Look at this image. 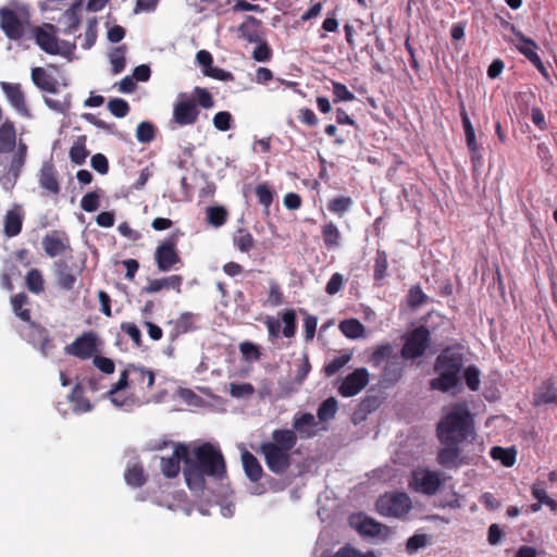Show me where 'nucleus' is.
Returning <instances> with one entry per match:
<instances>
[{"label":"nucleus","mask_w":557,"mask_h":557,"mask_svg":"<svg viewBox=\"0 0 557 557\" xmlns=\"http://www.w3.org/2000/svg\"><path fill=\"white\" fill-rule=\"evenodd\" d=\"M183 474L193 492H202L206 488V478L223 480L226 475V463L221 449L209 442L193 448L187 446Z\"/></svg>","instance_id":"obj_1"},{"label":"nucleus","mask_w":557,"mask_h":557,"mask_svg":"<svg viewBox=\"0 0 557 557\" xmlns=\"http://www.w3.org/2000/svg\"><path fill=\"white\" fill-rule=\"evenodd\" d=\"M297 435L289 429H277L271 434V441L260 445L268 469L274 474L285 473L292 466V449L297 444Z\"/></svg>","instance_id":"obj_2"},{"label":"nucleus","mask_w":557,"mask_h":557,"mask_svg":"<svg viewBox=\"0 0 557 557\" xmlns=\"http://www.w3.org/2000/svg\"><path fill=\"white\" fill-rule=\"evenodd\" d=\"M473 433V419L465 401L453 405L436 428L437 438L443 445H459Z\"/></svg>","instance_id":"obj_3"},{"label":"nucleus","mask_w":557,"mask_h":557,"mask_svg":"<svg viewBox=\"0 0 557 557\" xmlns=\"http://www.w3.org/2000/svg\"><path fill=\"white\" fill-rule=\"evenodd\" d=\"M462 366L463 358L460 352L450 348L443 350L436 358L434 370L438 373V376L431 380V388L448 392L457 387Z\"/></svg>","instance_id":"obj_4"},{"label":"nucleus","mask_w":557,"mask_h":557,"mask_svg":"<svg viewBox=\"0 0 557 557\" xmlns=\"http://www.w3.org/2000/svg\"><path fill=\"white\" fill-rule=\"evenodd\" d=\"M181 236H183V232L176 228L157 246L153 258L159 271L169 272L178 269V265L183 264L177 249Z\"/></svg>","instance_id":"obj_5"},{"label":"nucleus","mask_w":557,"mask_h":557,"mask_svg":"<svg viewBox=\"0 0 557 557\" xmlns=\"http://www.w3.org/2000/svg\"><path fill=\"white\" fill-rule=\"evenodd\" d=\"M28 23L29 13L26 9L0 8V28L9 39L15 41L22 39Z\"/></svg>","instance_id":"obj_6"},{"label":"nucleus","mask_w":557,"mask_h":557,"mask_svg":"<svg viewBox=\"0 0 557 557\" xmlns=\"http://www.w3.org/2000/svg\"><path fill=\"white\" fill-rule=\"evenodd\" d=\"M350 527L356 530L360 536L366 539L387 541L393 535V530L389 527L363 512L350 516Z\"/></svg>","instance_id":"obj_7"},{"label":"nucleus","mask_w":557,"mask_h":557,"mask_svg":"<svg viewBox=\"0 0 557 557\" xmlns=\"http://www.w3.org/2000/svg\"><path fill=\"white\" fill-rule=\"evenodd\" d=\"M443 484L440 473L425 468H417L412 470L408 486L424 495H434Z\"/></svg>","instance_id":"obj_8"},{"label":"nucleus","mask_w":557,"mask_h":557,"mask_svg":"<svg viewBox=\"0 0 557 557\" xmlns=\"http://www.w3.org/2000/svg\"><path fill=\"white\" fill-rule=\"evenodd\" d=\"M377 511L385 517H403L411 509V500L405 493L385 494L376 502Z\"/></svg>","instance_id":"obj_9"},{"label":"nucleus","mask_w":557,"mask_h":557,"mask_svg":"<svg viewBox=\"0 0 557 557\" xmlns=\"http://www.w3.org/2000/svg\"><path fill=\"white\" fill-rule=\"evenodd\" d=\"M46 255L50 258L72 255L71 242L65 231L54 230L47 233L41 240Z\"/></svg>","instance_id":"obj_10"},{"label":"nucleus","mask_w":557,"mask_h":557,"mask_svg":"<svg viewBox=\"0 0 557 557\" xmlns=\"http://www.w3.org/2000/svg\"><path fill=\"white\" fill-rule=\"evenodd\" d=\"M199 114L196 101L182 95L173 107L172 123L178 126L193 125L198 121Z\"/></svg>","instance_id":"obj_11"},{"label":"nucleus","mask_w":557,"mask_h":557,"mask_svg":"<svg viewBox=\"0 0 557 557\" xmlns=\"http://www.w3.org/2000/svg\"><path fill=\"white\" fill-rule=\"evenodd\" d=\"M131 389L134 395L145 397L154 384V372L143 366L128 364Z\"/></svg>","instance_id":"obj_12"},{"label":"nucleus","mask_w":557,"mask_h":557,"mask_svg":"<svg viewBox=\"0 0 557 557\" xmlns=\"http://www.w3.org/2000/svg\"><path fill=\"white\" fill-rule=\"evenodd\" d=\"M430 343V332L426 327L420 326L413 330L407 337L403 348L401 356L407 359H413L424 354Z\"/></svg>","instance_id":"obj_13"},{"label":"nucleus","mask_w":557,"mask_h":557,"mask_svg":"<svg viewBox=\"0 0 557 557\" xmlns=\"http://www.w3.org/2000/svg\"><path fill=\"white\" fill-rule=\"evenodd\" d=\"M55 26L52 24H44L42 26H35L32 29L35 42L48 54H59L60 46L59 39L55 36Z\"/></svg>","instance_id":"obj_14"},{"label":"nucleus","mask_w":557,"mask_h":557,"mask_svg":"<svg viewBox=\"0 0 557 557\" xmlns=\"http://www.w3.org/2000/svg\"><path fill=\"white\" fill-rule=\"evenodd\" d=\"M64 350L66 355L87 360L98 350L97 336L92 332H86L78 336L72 344L67 345Z\"/></svg>","instance_id":"obj_15"},{"label":"nucleus","mask_w":557,"mask_h":557,"mask_svg":"<svg viewBox=\"0 0 557 557\" xmlns=\"http://www.w3.org/2000/svg\"><path fill=\"white\" fill-rule=\"evenodd\" d=\"M187 459V445L177 444L174 448L172 456L161 457V471L164 476L169 479L176 478L181 471L180 462Z\"/></svg>","instance_id":"obj_16"},{"label":"nucleus","mask_w":557,"mask_h":557,"mask_svg":"<svg viewBox=\"0 0 557 557\" xmlns=\"http://www.w3.org/2000/svg\"><path fill=\"white\" fill-rule=\"evenodd\" d=\"M197 315L191 312H183L177 319L172 320L169 324L172 326L169 337L171 342H175L181 335L193 332L196 326Z\"/></svg>","instance_id":"obj_17"},{"label":"nucleus","mask_w":557,"mask_h":557,"mask_svg":"<svg viewBox=\"0 0 557 557\" xmlns=\"http://www.w3.org/2000/svg\"><path fill=\"white\" fill-rule=\"evenodd\" d=\"M1 89L8 98L11 106L21 114L28 115V108L25 100V95L20 84L1 83Z\"/></svg>","instance_id":"obj_18"},{"label":"nucleus","mask_w":557,"mask_h":557,"mask_svg":"<svg viewBox=\"0 0 557 557\" xmlns=\"http://www.w3.org/2000/svg\"><path fill=\"white\" fill-rule=\"evenodd\" d=\"M183 284V276L178 274L149 280L147 285L141 288L143 294H154L162 289H174L181 292Z\"/></svg>","instance_id":"obj_19"},{"label":"nucleus","mask_w":557,"mask_h":557,"mask_svg":"<svg viewBox=\"0 0 557 557\" xmlns=\"http://www.w3.org/2000/svg\"><path fill=\"white\" fill-rule=\"evenodd\" d=\"M39 185L52 195H58L61 190L58 180V172L51 162H45L39 173Z\"/></svg>","instance_id":"obj_20"},{"label":"nucleus","mask_w":557,"mask_h":557,"mask_svg":"<svg viewBox=\"0 0 557 557\" xmlns=\"http://www.w3.org/2000/svg\"><path fill=\"white\" fill-rule=\"evenodd\" d=\"M23 212L20 206H15L4 215L3 233L7 237L12 238L22 232Z\"/></svg>","instance_id":"obj_21"},{"label":"nucleus","mask_w":557,"mask_h":557,"mask_svg":"<svg viewBox=\"0 0 557 557\" xmlns=\"http://www.w3.org/2000/svg\"><path fill=\"white\" fill-rule=\"evenodd\" d=\"M318 425L314 416L310 412L297 413L293 420V430L295 434L301 437H312L315 434L314 428Z\"/></svg>","instance_id":"obj_22"},{"label":"nucleus","mask_w":557,"mask_h":557,"mask_svg":"<svg viewBox=\"0 0 557 557\" xmlns=\"http://www.w3.org/2000/svg\"><path fill=\"white\" fill-rule=\"evenodd\" d=\"M437 462L448 469L458 468L462 462L459 445H445L437 454Z\"/></svg>","instance_id":"obj_23"},{"label":"nucleus","mask_w":557,"mask_h":557,"mask_svg":"<svg viewBox=\"0 0 557 557\" xmlns=\"http://www.w3.org/2000/svg\"><path fill=\"white\" fill-rule=\"evenodd\" d=\"M54 273L60 288L64 290H72L74 288L76 276L66 261H57L54 263Z\"/></svg>","instance_id":"obj_24"},{"label":"nucleus","mask_w":557,"mask_h":557,"mask_svg":"<svg viewBox=\"0 0 557 557\" xmlns=\"http://www.w3.org/2000/svg\"><path fill=\"white\" fill-rule=\"evenodd\" d=\"M16 147V129L12 121L7 120L0 125V153H10Z\"/></svg>","instance_id":"obj_25"},{"label":"nucleus","mask_w":557,"mask_h":557,"mask_svg":"<svg viewBox=\"0 0 557 557\" xmlns=\"http://www.w3.org/2000/svg\"><path fill=\"white\" fill-rule=\"evenodd\" d=\"M242 462L246 476L251 482H258L263 475V469L253 454L245 450L242 454Z\"/></svg>","instance_id":"obj_26"},{"label":"nucleus","mask_w":557,"mask_h":557,"mask_svg":"<svg viewBox=\"0 0 557 557\" xmlns=\"http://www.w3.org/2000/svg\"><path fill=\"white\" fill-rule=\"evenodd\" d=\"M32 81L41 90L52 94L58 91L57 79L48 74L42 67H35L32 70Z\"/></svg>","instance_id":"obj_27"},{"label":"nucleus","mask_w":557,"mask_h":557,"mask_svg":"<svg viewBox=\"0 0 557 557\" xmlns=\"http://www.w3.org/2000/svg\"><path fill=\"white\" fill-rule=\"evenodd\" d=\"M125 482L132 487H141L147 482L144 467L140 462H128L124 472Z\"/></svg>","instance_id":"obj_28"},{"label":"nucleus","mask_w":557,"mask_h":557,"mask_svg":"<svg viewBox=\"0 0 557 557\" xmlns=\"http://www.w3.org/2000/svg\"><path fill=\"white\" fill-rule=\"evenodd\" d=\"M69 401L74 404L73 410L76 413L88 412L92 409L90 401L84 396V388L81 383H77L71 394L69 395Z\"/></svg>","instance_id":"obj_29"},{"label":"nucleus","mask_w":557,"mask_h":557,"mask_svg":"<svg viewBox=\"0 0 557 557\" xmlns=\"http://www.w3.org/2000/svg\"><path fill=\"white\" fill-rule=\"evenodd\" d=\"M513 33L518 39L516 45L517 49L530 61H534L539 58L537 49L539 46L536 42L528 37H525L522 33L513 29Z\"/></svg>","instance_id":"obj_30"},{"label":"nucleus","mask_w":557,"mask_h":557,"mask_svg":"<svg viewBox=\"0 0 557 557\" xmlns=\"http://www.w3.org/2000/svg\"><path fill=\"white\" fill-rule=\"evenodd\" d=\"M557 404V389L552 383H543L534 395V405Z\"/></svg>","instance_id":"obj_31"},{"label":"nucleus","mask_w":557,"mask_h":557,"mask_svg":"<svg viewBox=\"0 0 557 557\" xmlns=\"http://www.w3.org/2000/svg\"><path fill=\"white\" fill-rule=\"evenodd\" d=\"M491 457L494 460H499L503 466L509 468L516 462L517 449L515 447L503 448L495 446L491 449Z\"/></svg>","instance_id":"obj_32"},{"label":"nucleus","mask_w":557,"mask_h":557,"mask_svg":"<svg viewBox=\"0 0 557 557\" xmlns=\"http://www.w3.org/2000/svg\"><path fill=\"white\" fill-rule=\"evenodd\" d=\"M380 405L377 397H367L352 413L354 423L366 420L367 414L375 410Z\"/></svg>","instance_id":"obj_33"},{"label":"nucleus","mask_w":557,"mask_h":557,"mask_svg":"<svg viewBox=\"0 0 557 557\" xmlns=\"http://www.w3.org/2000/svg\"><path fill=\"white\" fill-rule=\"evenodd\" d=\"M233 243L240 252H249L255 245V239L248 230L238 228L234 234Z\"/></svg>","instance_id":"obj_34"},{"label":"nucleus","mask_w":557,"mask_h":557,"mask_svg":"<svg viewBox=\"0 0 557 557\" xmlns=\"http://www.w3.org/2000/svg\"><path fill=\"white\" fill-rule=\"evenodd\" d=\"M11 304L14 310V313L23 321L30 322V311L29 309L23 308L28 304V297L25 293H20L11 298Z\"/></svg>","instance_id":"obj_35"},{"label":"nucleus","mask_w":557,"mask_h":557,"mask_svg":"<svg viewBox=\"0 0 557 557\" xmlns=\"http://www.w3.org/2000/svg\"><path fill=\"white\" fill-rule=\"evenodd\" d=\"M338 406L335 397H329L318 408V419L320 422H327L334 419Z\"/></svg>","instance_id":"obj_36"},{"label":"nucleus","mask_w":557,"mask_h":557,"mask_svg":"<svg viewBox=\"0 0 557 557\" xmlns=\"http://www.w3.org/2000/svg\"><path fill=\"white\" fill-rule=\"evenodd\" d=\"M259 21L253 16H248L247 21L239 26L242 36L249 42H257L260 40L258 33Z\"/></svg>","instance_id":"obj_37"},{"label":"nucleus","mask_w":557,"mask_h":557,"mask_svg":"<svg viewBox=\"0 0 557 557\" xmlns=\"http://www.w3.org/2000/svg\"><path fill=\"white\" fill-rule=\"evenodd\" d=\"M281 319L284 324L282 334L286 338L294 337L297 330V317L293 309H287L281 313Z\"/></svg>","instance_id":"obj_38"},{"label":"nucleus","mask_w":557,"mask_h":557,"mask_svg":"<svg viewBox=\"0 0 557 557\" xmlns=\"http://www.w3.org/2000/svg\"><path fill=\"white\" fill-rule=\"evenodd\" d=\"M369 382V373L364 368L350 373V396L358 394Z\"/></svg>","instance_id":"obj_39"},{"label":"nucleus","mask_w":557,"mask_h":557,"mask_svg":"<svg viewBox=\"0 0 557 557\" xmlns=\"http://www.w3.org/2000/svg\"><path fill=\"white\" fill-rule=\"evenodd\" d=\"M207 221L214 227H220L225 224L227 220V211L221 206H213L207 208Z\"/></svg>","instance_id":"obj_40"},{"label":"nucleus","mask_w":557,"mask_h":557,"mask_svg":"<svg viewBox=\"0 0 557 557\" xmlns=\"http://www.w3.org/2000/svg\"><path fill=\"white\" fill-rule=\"evenodd\" d=\"M125 52H126L125 45L115 47L111 51L109 58H110V63L112 65L113 74H120L121 72L124 71V69H125Z\"/></svg>","instance_id":"obj_41"},{"label":"nucleus","mask_w":557,"mask_h":557,"mask_svg":"<svg viewBox=\"0 0 557 557\" xmlns=\"http://www.w3.org/2000/svg\"><path fill=\"white\" fill-rule=\"evenodd\" d=\"M322 238L325 247L329 249L338 245L341 233L334 223L330 222L323 225Z\"/></svg>","instance_id":"obj_42"},{"label":"nucleus","mask_w":557,"mask_h":557,"mask_svg":"<svg viewBox=\"0 0 557 557\" xmlns=\"http://www.w3.org/2000/svg\"><path fill=\"white\" fill-rule=\"evenodd\" d=\"M81 3L73 4L69 10L65 11L64 17L66 18V27L64 28L65 34H73L76 32L81 24V15L78 9Z\"/></svg>","instance_id":"obj_43"},{"label":"nucleus","mask_w":557,"mask_h":557,"mask_svg":"<svg viewBox=\"0 0 557 557\" xmlns=\"http://www.w3.org/2000/svg\"><path fill=\"white\" fill-rule=\"evenodd\" d=\"M255 191L259 203L263 206L264 212L269 214L270 206L272 205L274 198V191L267 184L257 185Z\"/></svg>","instance_id":"obj_44"},{"label":"nucleus","mask_w":557,"mask_h":557,"mask_svg":"<svg viewBox=\"0 0 557 557\" xmlns=\"http://www.w3.org/2000/svg\"><path fill=\"white\" fill-rule=\"evenodd\" d=\"M26 286L32 293L35 294L44 292V277L38 269H32L28 271L26 275Z\"/></svg>","instance_id":"obj_45"},{"label":"nucleus","mask_w":557,"mask_h":557,"mask_svg":"<svg viewBox=\"0 0 557 557\" xmlns=\"http://www.w3.org/2000/svg\"><path fill=\"white\" fill-rule=\"evenodd\" d=\"M156 137V128L150 122H140L136 128V138L141 144L151 143Z\"/></svg>","instance_id":"obj_46"},{"label":"nucleus","mask_w":557,"mask_h":557,"mask_svg":"<svg viewBox=\"0 0 557 557\" xmlns=\"http://www.w3.org/2000/svg\"><path fill=\"white\" fill-rule=\"evenodd\" d=\"M108 109L115 117L122 119L129 112V104L122 98H113L108 102Z\"/></svg>","instance_id":"obj_47"},{"label":"nucleus","mask_w":557,"mask_h":557,"mask_svg":"<svg viewBox=\"0 0 557 557\" xmlns=\"http://www.w3.org/2000/svg\"><path fill=\"white\" fill-rule=\"evenodd\" d=\"M348 363V354H342L338 357H335L331 361L326 362L323 372L326 376H333L336 374L342 368H344Z\"/></svg>","instance_id":"obj_48"},{"label":"nucleus","mask_w":557,"mask_h":557,"mask_svg":"<svg viewBox=\"0 0 557 557\" xmlns=\"http://www.w3.org/2000/svg\"><path fill=\"white\" fill-rule=\"evenodd\" d=\"M35 330L38 333V344L36 347L44 356H48L53 348L52 339L49 336L48 330L46 327H36Z\"/></svg>","instance_id":"obj_49"},{"label":"nucleus","mask_w":557,"mask_h":557,"mask_svg":"<svg viewBox=\"0 0 557 557\" xmlns=\"http://www.w3.org/2000/svg\"><path fill=\"white\" fill-rule=\"evenodd\" d=\"M89 151L86 149L84 143L76 141L70 149V159L77 165L85 163Z\"/></svg>","instance_id":"obj_50"},{"label":"nucleus","mask_w":557,"mask_h":557,"mask_svg":"<svg viewBox=\"0 0 557 557\" xmlns=\"http://www.w3.org/2000/svg\"><path fill=\"white\" fill-rule=\"evenodd\" d=\"M194 95L196 97V103L197 106H200L203 109H211L214 107V100L212 95L202 87H195Z\"/></svg>","instance_id":"obj_51"},{"label":"nucleus","mask_w":557,"mask_h":557,"mask_svg":"<svg viewBox=\"0 0 557 557\" xmlns=\"http://www.w3.org/2000/svg\"><path fill=\"white\" fill-rule=\"evenodd\" d=\"M100 206V195L97 191L87 193L81 200V207L86 212H95Z\"/></svg>","instance_id":"obj_52"},{"label":"nucleus","mask_w":557,"mask_h":557,"mask_svg":"<svg viewBox=\"0 0 557 557\" xmlns=\"http://www.w3.org/2000/svg\"><path fill=\"white\" fill-rule=\"evenodd\" d=\"M310 370H311V364L309 361V356L307 352H305L302 355L300 363L297 367L294 382L299 385L302 384L304 381L307 379Z\"/></svg>","instance_id":"obj_53"},{"label":"nucleus","mask_w":557,"mask_h":557,"mask_svg":"<svg viewBox=\"0 0 557 557\" xmlns=\"http://www.w3.org/2000/svg\"><path fill=\"white\" fill-rule=\"evenodd\" d=\"M121 330L131 337L136 347L139 348L143 346L141 333L135 323L123 322L121 324Z\"/></svg>","instance_id":"obj_54"},{"label":"nucleus","mask_w":557,"mask_h":557,"mask_svg":"<svg viewBox=\"0 0 557 557\" xmlns=\"http://www.w3.org/2000/svg\"><path fill=\"white\" fill-rule=\"evenodd\" d=\"M131 388V376L128 372V366L121 372L120 379L109 389L108 395H116L119 392Z\"/></svg>","instance_id":"obj_55"},{"label":"nucleus","mask_w":557,"mask_h":557,"mask_svg":"<svg viewBox=\"0 0 557 557\" xmlns=\"http://www.w3.org/2000/svg\"><path fill=\"white\" fill-rule=\"evenodd\" d=\"M393 352V347L389 344L379 346L371 355L370 361L379 366L382 361L388 359Z\"/></svg>","instance_id":"obj_56"},{"label":"nucleus","mask_w":557,"mask_h":557,"mask_svg":"<svg viewBox=\"0 0 557 557\" xmlns=\"http://www.w3.org/2000/svg\"><path fill=\"white\" fill-rule=\"evenodd\" d=\"M94 366L104 374H112L115 370V364L112 359L103 356H95L92 359Z\"/></svg>","instance_id":"obj_57"},{"label":"nucleus","mask_w":557,"mask_h":557,"mask_svg":"<svg viewBox=\"0 0 557 557\" xmlns=\"http://www.w3.org/2000/svg\"><path fill=\"white\" fill-rule=\"evenodd\" d=\"M232 115L227 111H220L213 117V125L221 132H226L231 128Z\"/></svg>","instance_id":"obj_58"},{"label":"nucleus","mask_w":557,"mask_h":557,"mask_svg":"<svg viewBox=\"0 0 557 557\" xmlns=\"http://www.w3.org/2000/svg\"><path fill=\"white\" fill-rule=\"evenodd\" d=\"M426 300L425 294L422 292L420 286H412L408 293V305L410 307H419Z\"/></svg>","instance_id":"obj_59"},{"label":"nucleus","mask_w":557,"mask_h":557,"mask_svg":"<svg viewBox=\"0 0 557 557\" xmlns=\"http://www.w3.org/2000/svg\"><path fill=\"white\" fill-rule=\"evenodd\" d=\"M428 537L424 534H416L408 539L406 549L409 554H414L418 549L426 546Z\"/></svg>","instance_id":"obj_60"},{"label":"nucleus","mask_w":557,"mask_h":557,"mask_svg":"<svg viewBox=\"0 0 557 557\" xmlns=\"http://www.w3.org/2000/svg\"><path fill=\"white\" fill-rule=\"evenodd\" d=\"M230 392L233 397H245L251 396L255 388L250 383H232Z\"/></svg>","instance_id":"obj_61"},{"label":"nucleus","mask_w":557,"mask_h":557,"mask_svg":"<svg viewBox=\"0 0 557 557\" xmlns=\"http://www.w3.org/2000/svg\"><path fill=\"white\" fill-rule=\"evenodd\" d=\"M205 75L222 82H232L235 79L231 72L215 66L205 70Z\"/></svg>","instance_id":"obj_62"},{"label":"nucleus","mask_w":557,"mask_h":557,"mask_svg":"<svg viewBox=\"0 0 557 557\" xmlns=\"http://www.w3.org/2000/svg\"><path fill=\"white\" fill-rule=\"evenodd\" d=\"M465 380L471 391H478L480 386V373L476 368L468 367L465 370Z\"/></svg>","instance_id":"obj_63"},{"label":"nucleus","mask_w":557,"mask_h":557,"mask_svg":"<svg viewBox=\"0 0 557 557\" xmlns=\"http://www.w3.org/2000/svg\"><path fill=\"white\" fill-rule=\"evenodd\" d=\"M239 351L246 359L258 360L260 359V351L257 345L251 342H243L239 344Z\"/></svg>","instance_id":"obj_64"}]
</instances>
